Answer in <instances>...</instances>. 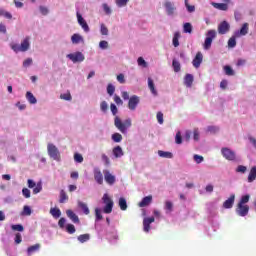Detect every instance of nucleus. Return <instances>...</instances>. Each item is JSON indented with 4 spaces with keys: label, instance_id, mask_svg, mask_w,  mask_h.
<instances>
[{
    "label": "nucleus",
    "instance_id": "obj_19",
    "mask_svg": "<svg viewBox=\"0 0 256 256\" xmlns=\"http://www.w3.org/2000/svg\"><path fill=\"white\" fill-rule=\"evenodd\" d=\"M153 201V196H146L142 199L141 202H139V207H147L151 205V202Z\"/></svg>",
    "mask_w": 256,
    "mask_h": 256
},
{
    "label": "nucleus",
    "instance_id": "obj_12",
    "mask_svg": "<svg viewBox=\"0 0 256 256\" xmlns=\"http://www.w3.org/2000/svg\"><path fill=\"white\" fill-rule=\"evenodd\" d=\"M76 15H77L79 25L82 27V29L85 31V33H89V31H90L89 25L87 24L85 19H83V16L79 12H77Z\"/></svg>",
    "mask_w": 256,
    "mask_h": 256
},
{
    "label": "nucleus",
    "instance_id": "obj_63",
    "mask_svg": "<svg viewBox=\"0 0 256 256\" xmlns=\"http://www.w3.org/2000/svg\"><path fill=\"white\" fill-rule=\"evenodd\" d=\"M157 121L160 125H163V114L161 112H158L157 115Z\"/></svg>",
    "mask_w": 256,
    "mask_h": 256
},
{
    "label": "nucleus",
    "instance_id": "obj_57",
    "mask_svg": "<svg viewBox=\"0 0 256 256\" xmlns=\"http://www.w3.org/2000/svg\"><path fill=\"white\" fill-rule=\"evenodd\" d=\"M100 32H101V35H109V29L105 27V24H101Z\"/></svg>",
    "mask_w": 256,
    "mask_h": 256
},
{
    "label": "nucleus",
    "instance_id": "obj_1",
    "mask_svg": "<svg viewBox=\"0 0 256 256\" xmlns=\"http://www.w3.org/2000/svg\"><path fill=\"white\" fill-rule=\"evenodd\" d=\"M31 38L29 36L25 37V39L21 42V44H10V47L14 53H25L29 51V48L31 47Z\"/></svg>",
    "mask_w": 256,
    "mask_h": 256
},
{
    "label": "nucleus",
    "instance_id": "obj_9",
    "mask_svg": "<svg viewBox=\"0 0 256 256\" xmlns=\"http://www.w3.org/2000/svg\"><path fill=\"white\" fill-rule=\"evenodd\" d=\"M140 98L137 95H133L130 97L129 101H128V109H130V111H135L137 109V105H139L140 103Z\"/></svg>",
    "mask_w": 256,
    "mask_h": 256
},
{
    "label": "nucleus",
    "instance_id": "obj_32",
    "mask_svg": "<svg viewBox=\"0 0 256 256\" xmlns=\"http://www.w3.org/2000/svg\"><path fill=\"white\" fill-rule=\"evenodd\" d=\"M77 239L80 243H87V241H89V239H91V235L90 234H81L77 237Z\"/></svg>",
    "mask_w": 256,
    "mask_h": 256
},
{
    "label": "nucleus",
    "instance_id": "obj_7",
    "mask_svg": "<svg viewBox=\"0 0 256 256\" xmlns=\"http://www.w3.org/2000/svg\"><path fill=\"white\" fill-rule=\"evenodd\" d=\"M67 58L70 59L72 63H81L85 61V56L81 52L68 54Z\"/></svg>",
    "mask_w": 256,
    "mask_h": 256
},
{
    "label": "nucleus",
    "instance_id": "obj_38",
    "mask_svg": "<svg viewBox=\"0 0 256 256\" xmlns=\"http://www.w3.org/2000/svg\"><path fill=\"white\" fill-rule=\"evenodd\" d=\"M249 199H251V196L249 194H246L241 197L240 201L238 204L240 205H247L246 203H249Z\"/></svg>",
    "mask_w": 256,
    "mask_h": 256
},
{
    "label": "nucleus",
    "instance_id": "obj_20",
    "mask_svg": "<svg viewBox=\"0 0 256 256\" xmlns=\"http://www.w3.org/2000/svg\"><path fill=\"white\" fill-rule=\"evenodd\" d=\"M41 249V244H35L27 248L28 256H32L33 253H37Z\"/></svg>",
    "mask_w": 256,
    "mask_h": 256
},
{
    "label": "nucleus",
    "instance_id": "obj_39",
    "mask_svg": "<svg viewBox=\"0 0 256 256\" xmlns=\"http://www.w3.org/2000/svg\"><path fill=\"white\" fill-rule=\"evenodd\" d=\"M176 145H181L183 143V137L181 136V131H178L175 136Z\"/></svg>",
    "mask_w": 256,
    "mask_h": 256
},
{
    "label": "nucleus",
    "instance_id": "obj_3",
    "mask_svg": "<svg viewBox=\"0 0 256 256\" xmlns=\"http://www.w3.org/2000/svg\"><path fill=\"white\" fill-rule=\"evenodd\" d=\"M47 151L49 157L54 159V161H61V153H59V149L57 148V146H55V144L49 143L47 145Z\"/></svg>",
    "mask_w": 256,
    "mask_h": 256
},
{
    "label": "nucleus",
    "instance_id": "obj_5",
    "mask_svg": "<svg viewBox=\"0 0 256 256\" xmlns=\"http://www.w3.org/2000/svg\"><path fill=\"white\" fill-rule=\"evenodd\" d=\"M206 35H207V37L204 42V49L207 51V50L211 49L213 39H215V37H217V32L215 30H209Z\"/></svg>",
    "mask_w": 256,
    "mask_h": 256
},
{
    "label": "nucleus",
    "instance_id": "obj_35",
    "mask_svg": "<svg viewBox=\"0 0 256 256\" xmlns=\"http://www.w3.org/2000/svg\"><path fill=\"white\" fill-rule=\"evenodd\" d=\"M172 67L175 73H179V71H181V63L175 59L172 61Z\"/></svg>",
    "mask_w": 256,
    "mask_h": 256
},
{
    "label": "nucleus",
    "instance_id": "obj_40",
    "mask_svg": "<svg viewBox=\"0 0 256 256\" xmlns=\"http://www.w3.org/2000/svg\"><path fill=\"white\" fill-rule=\"evenodd\" d=\"M184 33H193V26L187 22L184 24Z\"/></svg>",
    "mask_w": 256,
    "mask_h": 256
},
{
    "label": "nucleus",
    "instance_id": "obj_58",
    "mask_svg": "<svg viewBox=\"0 0 256 256\" xmlns=\"http://www.w3.org/2000/svg\"><path fill=\"white\" fill-rule=\"evenodd\" d=\"M138 65L140 67H147V62L145 61V59H143V57H139L138 58Z\"/></svg>",
    "mask_w": 256,
    "mask_h": 256
},
{
    "label": "nucleus",
    "instance_id": "obj_43",
    "mask_svg": "<svg viewBox=\"0 0 256 256\" xmlns=\"http://www.w3.org/2000/svg\"><path fill=\"white\" fill-rule=\"evenodd\" d=\"M224 71L228 76L235 75V71H233V68H231V66H224Z\"/></svg>",
    "mask_w": 256,
    "mask_h": 256
},
{
    "label": "nucleus",
    "instance_id": "obj_33",
    "mask_svg": "<svg viewBox=\"0 0 256 256\" xmlns=\"http://www.w3.org/2000/svg\"><path fill=\"white\" fill-rule=\"evenodd\" d=\"M66 201H69V196L67 195L65 190H61L60 191L59 203H65Z\"/></svg>",
    "mask_w": 256,
    "mask_h": 256
},
{
    "label": "nucleus",
    "instance_id": "obj_54",
    "mask_svg": "<svg viewBox=\"0 0 256 256\" xmlns=\"http://www.w3.org/2000/svg\"><path fill=\"white\" fill-rule=\"evenodd\" d=\"M99 47H100V49H108V47H109V42H107V41H105V40H102V41H100V43H99Z\"/></svg>",
    "mask_w": 256,
    "mask_h": 256
},
{
    "label": "nucleus",
    "instance_id": "obj_10",
    "mask_svg": "<svg viewBox=\"0 0 256 256\" xmlns=\"http://www.w3.org/2000/svg\"><path fill=\"white\" fill-rule=\"evenodd\" d=\"M151 223H155V217H148L143 219V231L149 233L151 231Z\"/></svg>",
    "mask_w": 256,
    "mask_h": 256
},
{
    "label": "nucleus",
    "instance_id": "obj_25",
    "mask_svg": "<svg viewBox=\"0 0 256 256\" xmlns=\"http://www.w3.org/2000/svg\"><path fill=\"white\" fill-rule=\"evenodd\" d=\"M78 207H79V209H81L83 211L84 215H89L90 210H89V207L87 206V204L85 202L79 201L78 202Z\"/></svg>",
    "mask_w": 256,
    "mask_h": 256
},
{
    "label": "nucleus",
    "instance_id": "obj_15",
    "mask_svg": "<svg viewBox=\"0 0 256 256\" xmlns=\"http://www.w3.org/2000/svg\"><path fill=\"white\" fill-rule=\"evenodd\" d=\"M235 203V194H232L226 201L223 203L224 209H231Z\"/></svg>",
    "mask_w": 256,
    "mask_h": 256
},
{
    "label": "nucleus",
    "instance_id": "obj_4",
    "mask_svg": "<svg viewBox=\"0 0 256 256\" xmlns=\"http://www.w3.org/2000/svg\"><path fill=\"white\" fill-rule=\"evenodd\" d=\"M222 157L226 159L227 161H237V154H235V151L224 147L221 149Z\"/></svg>",
    "mask_w": 256,
    "mask_h": 256
},
{
    "label": "nucleus",
    "instance_id": "obj_22",
    "mask_svg": "<svg viewBox=\"0 0 256 256\" xmlns=\"http://www.w3.org/2000/svg\"><path fill=\"white\" fill-rule=\"evenodd\" d=\"M94 179L98 185H103V174L99 170L94 171Z\"/></svg>",
    "mask_w": 256,
    "mask_h": 256
},
{
    "label": "nucleus",
    "instance_id": "obj_27",
    "mask_svg": "<svg viewBox=\"0 0 256 256\" xmlns=\"http://www.w3.org/2000/svg\"><path fill=\"white\" fill-rule=\"evenodd\" d=\"M184 85H186V87H192V85H193V75L186 74V76L184 78Z\"/></svg>",
    "mask_w": 256,
    "mask_h": 256
},
{
    "label": "nucleus",
    "instance_id": "obj_61",
    "mask_svg": "<svg viewBox=\"0 0 256 256\" xmlns=\"http://www.w3.org/2000/svg\"><path fill=\"white\" fill-rule=\"evenodd\" d=\"M33 64V59L31 58H27L26 60H24L23 62V67H29L30 65Z\"/></svg>",
    "mask_w": 256,
    "mask_h": 256
},
{
    "label": "nucleus",
    "instance_id": "obj_44",
    "mask_svg": "<svg viewBox=\"0 0 256 256\" xmlns=\"http://www.w3.org/2000/svg\"><path fill=\"white\" fill-rule=\"evenodd\" d=\"M100 109L103 113H107V110L109 109V105L106 101H102L100 104Z\"/></svg>",
    "mask_w": 256,
    "mask_h": 256
},
{
    "label": "nucleus",
    "instance_id": "obj_42",
    "mask_svg": "<svg viewBox=\"0 0 256 256\" xmlns=\"http://www.w3.org/2000/svg\"><path fill=\"white\" fill-rule=\"evenodd\" d=\"M66 231H67V233H69L70 235H73V233H75V231H76L75 225H73V224H68V225H66Z\"/></svg>",
    "mask_w": 256,
    "mask_h": 256
},
{
    "label": "nucleus",
    "instance_id": "obj_23",
    "mask_svg": "<svg viewBox=\"0 0 256 256\" xmlns=\"http://www.w3.org/2000/svg\"><path fill=\"white\" fill-rule=\"evenodd\" d=\"M112 153L116 159H119V157H123V148H121V146H116L113 148Z\"/></svg>",
    "mask_w": 256,
    "mask_h": 256
},
{
    "label": "nucleus",
    "instance_id": "obj_51",
    "mask_svg": "<svg viewBox=\"0 0 256 256\" xmlns=\"http://www.w3.org/2000/svg\"><path fill=\"white\" fill-rule=\"evenodd\" d=\"M60 98L64 99V101H71L72 99L71 93L67 92V93L61 94Z\"/></svg>",
    "mask_w": 256,
    "mask_h": 256
},
{
    "label": "nucleus",
    "instance_id": "obj_21",
    "mask_svg": "<svg viewBox=\"0 0 256 256\" xmlns=\"http://www.w3.org/2000/svg\"><path fill=\"white\" fill-rule=\"evenodd\" d=\"M164 7L166 9L167 15H173L175 13V6L171 2H165Z\"/></svg>",
    "mask_w": 256,
    "mask_h": 256
},
{
    "label": "nucleus",
    "instance_id": "obj_36",
    "mask_svg": "<svg viewBox=\"0 0 256 256\" xmlns=\"http://www.w3.org/2000/svg\"><path fill=\"white\" fill-rule=\"evenodd\" d=\"M179 37H181V34L179 32H175L172 40L174 47H179Z\"/></svg>",
    "mask_w": 256,
    "mask_h": 256
},
{
    "label": "nucleus",
    "instance_id": "obj_13",
    "mask_svg": "<svg viewBox=\"0 0 256 256\" xmlns=\"http://www.w3.org/2000/svg\"><path fill=\"white\" fill-rule=\"evenodd\" d=\"M201 63H203V54L201 52H197L195 58L192 61V65L196 69H199V67H201Z\"/></svg>",
    "mask_w": 256,
    "mask_h": 256
},
{
    "label": "nucleus",
    "instance_id": "obj_64",
    "mask_svg": "<svg viewBox=\"0 0 256 256\" xmlns=\"http://www.w3.org/2000/svg\"><path fill=\"white\" fill-rule=\"evenodd\" d=\"M193 139L194 141H199V129H194L193 131Z\"/></svg>",
    "mask_w": 256,
    "mask_h": 256
},
{
    "label": "nucleus",
    "instance_id": "obj_53",
    "mask_svg": "<svg viewBox=\"0 0 256 256\" xmlns=\"http://www.w3.org/2000/svg\"><path fill=\"white\" fill-rule=\"evenodd\" d=\"M247 171V167L246 166H243V165H239L237 168H236V173H246Z\"/></svg>",
    "mask_w": 256,
    "mask_h": 256
},
{
    "label": "nucleus",
    "instance_id": "obj_56",
    "mask_svg": "<svg viewBox=\"0 0 256 256\" xmlns=\"http://www.w3.org/2000/svg\"><path fill=\"white\" fill-rule=\"evenodd\" d=\"M66 222H67V220L64 217L59 219L58 226L60 227V229H64L65 228V223Z\"/></svg>",
    "mask_w": 256,
    "mask_h": 256
},
{
    "label": "nucleus",
    "instance_id": "obj_2",
    "mask_svg": "<svg viewBox=\"0 0 256 256\" xmlns=\"http://www.w3.org/2000/svg\"><path fill=\"white\" fill-rule=\"evenodd\" d=\"M114 125L118 129V131L122 132L123 135L127 133V129L133 125L131 118H128L124 121H121V118L119 116H116L114 119Z\"/></svg>",
    "mask_w": 256,
    "mask_h": 256
},
{
    "label": "nucleus",
    "instance_id": "obj_17",
    "mask_svg": "<svg viewBox=\"0 0 256 256\" xmlns=\"http://www.w3.org/2000/svg\"><path fill=\"white\" fill-rule=\"evenodd\" d=\"M249 33V23H244L238 33H236V37L245 36Z\"/></svg>",
    "mask_w": 256,
    "mask_h": 256
},
{
    "label": "nucleus",
    "instance_id": "obj_29",
    "mask_svg": "<svg viewBox=\"0 0 256 256\" xmlns=\"http://www.w3.org/2000/svg\"><path fill=\"white\" fill-rule=\"evenodd\" d=\"M159 157H162L163 159H173V153L171 152H165L163 150L158 151Z\"/></svg>",
    "mask_w": 256,
    "mask_h": 256
},
{
    "label": "nucleus",
    "instance_id": "obj_47",
    "mask_svg": "<svg viewBox=\"0 0 256 256\" xmlns=\"http://www.w3.org/2000/svg\"><path fill=\"white\" fill-rule=\"evenodd\" d=\"M22 194H23V197H25L26 199H29V197H31V190H29V188H23Z\"/></svg>",
    "mask_w": 256,
    "mask_h": 256
},
{
    "label": "nucleus",
    "instance_id": "obj_37",
    "mask_svg": "<svg viewBox=\"0 0 256 256\" xmlns=\"http://www.w3.org/2000/svg\"><path fill=\"white\" fill-rule=\"evenodd\" d=\"M112 140L114 143H121V141H123V136L120 133H114L112 135Z\"/></svg>",
    "mask_w": 256,
    "mask_h": 256
},
{
    "label": "nucleus",
    "instance_id": "obj_34",
    "mask_svg": "<svg viewBox=\"0 0 256 256\" xmlns=\"http://www.w3.org/2000/svg\"><path fill=\"white\" fill-rule=\"evenodd\" d=\"M119 207L121 211H127V200L123 197L119 199Z\"/></svg>",
    "mask_w": 256,
    "mask_h": 256
},
{
    "label": "nucleus",
    "instance_id": "obj_24",
    "mask_svg": "<svg viewBox=\"0 0 256 256\" xmlns=\"http://www.w3.org/2000/svg\"><path fill=\"white\" fill-rule=\"evenodd\" d=\"M256 179V166L252 167L250 169L249 175H248V183H253Z\"/></svg>",
    "mask_w": 256,
    "mask_h": 256
},
{
    "label": "nucleus",
    "instance_id": "obj_49",
    "mask_svg": "<svg viewBox=\"0 0 256 256\" xmlns=\"http://www.w3.org/2000/svg\"><path fill=\"white\" fill-rule=\"evenodd\" d=\"M165 209H166V211H169V213H171V211H173V202L166 201L165 202Z\"/></svg>",
    "mask_w": 256,
    "mask_h": 256
},
{
    "label": "nucleus",
    "instance_id": "obj_52",
    "mask_svg": "<svg viewBox=\"0 0 256 256\" xmlns=\"http://www.w3.org/2000/svg\"><path fill=\"white\" fill-rule=\"evenodd\" d=\"M96 221H101L103 219V215L101 214V210L99 208L95 209Z\"/></svg>",
    "mask_w": 256,
    "mask_h": 256
},
{
    "label": "nucleus",
    "instance_id": "obj_46",
    "mask_svg": "<svg viewBox=\"0 0 256 256\" xmlns=\"http://www.w3.org/2000/svg\"><path fill=\"white\" fill-rule=\"evenodd\" d=\"M237 45V40H235V37H231L228 40V47H230L231 49H233V47H236Z\"/></svg>",
    "mask_w": 256,
    "mask_h": 256
},
{
    "label": "nucleus",
    "instance_id": "obj_18",
    "mask_svg": "<svg viewBox=\"0 0 256 256\" xmlns=\"http://www.w3.org/2000/svg\"><path fill=\"white\" fill-rule=\"evenodd\" d=\"M66 215L71 219L72 223H79V216L73 210H66Z\"/></svg>",
    "mask_w": 256,
    "mask_h": 256
},
{
    "label": "nucleus",
    "instance_id": "obj_11",
    "mask_svg": "<svg viewBox=\"0 0 256 256\" xmlns=\"http://www.w3.org/2000/svg\"><path fill=\"white\" fill-rule=\"evenodd\" d=\"M229 29H231V26L227 21H223L218 25V33L220 35H225V33H229Z\"/></svg>",
    "mask_w": 256,
    "mask_h": 256
},
{
    "label": "nucleus",
    "instance_id": "obj_48",
    "mask_svg": "<svg viewBox=\"0 0 256 256\" xmlns=\"http://www.w3.org/2000/svg\"><path fill=\"white\" fill-rule=\"evenodd\" d=\"M107 93L110 95V97L113 95V93H115V86H113V84H108Z\"/></svg>",
    "mask_w": 256,
    "mask_h": 256
},
{
    "label": "nucleus",
    "instance_id": "obj_26",
    "mask_svg": "<svg viewBox=\"0 0 256 256\" xmlns=\"http://www.w3.org/2000/svg\"><path fill=\"white\" fill-rule=\"evenodd\" d=\"M148 88L150 89L152 95L157 96V89H155V82H153V79L148 78Z\"/></svg>",
    "mask_w": 256,
    "mask_h": 256
},
{
    "label": "nucleus",
    "instance_id": "obj_8",
    "mask_svg": "<svg viewBox=\"0 0 256 256\" xmlns=\"http://www.w3.org/2000/svg\"><path fill=\"white\" fill-rule=\"evenodd\" d=\"M236 213L240 217H247V215H249V205L237 204Z\"/></svg>",
    "mask_w": 256,
    "mask_h": 256
},
{
    "label": "nucleus",
    "instance_id": "obj_50",
    "mask_svg": "<svg viewBox=\"0 0 256 256\" xmlns=\"http://www.w3.org/2000/svg\"><path fill=\"white\" fill-rule=\"evenodd\" d=\"M74 161L76 163H81L83 161V155H81L79 153H75L74 154Z\"/></svg>",
    "mask_w": 256,
    "mask_h": 256
},
{
    "label": "nucleus",
    "instance_id": "obj_28",
    "mask_svg": "<svg viewBox=\"0 0 256 256\" xmlns=\"http://www.w3.org/2000/svg\"><path fill=\"white\" fill-rule=\"evenodd\" d=\"M71 41L74 45H77V44L83 42V36H81L79 34H73L71 37Z\"/></svg>",
    "mask_w": 256,
    "mask_h": 256
},
{
    "label": "nucleus",
    "instance_id": "obj_59",
    "mask_svg": "<svg viewBox=\"0 0 256 256\" xmlns=\"http://www.w3.org/2000/svg\"><path fill=\"white\" fill-rule=\"evenodd\" d=\"M43 189V187L41 186V184H37L34 189H33V193L34 195H37V193H41V190Z\"/></svg>",
    "mask_w": 256,
    "mask_h": 256
},
{
    "label": "nucleus",
    "instance_id": "obj_55",
    "mask_svg": "<svg viewBox=\"0 0 256 256\" xmlns=\"http://www.w3.org/2000/svg\"><path fill=\"white\" fill-rule=\"evenodd\" d=\"M127 3H129V0H117L116 1V5L118 7H125V5H127Z\"/></svg>",
    "mask_w": 256,
    "mask_h": 256
},
{
    "label": "nucleus",
    "instance_id": "obj_14",
    "mask_svg": "<svg viewBox=\"0 0 256 256\" xmlns=\"http://www.w3.org/2000/svg\"><path fill=\"white\" fill-rule=\"evenodd\" d=\"M104 179L108 185H115V176L109 170L104 171Z\"/></svg>",
    "mask_w": 256,
    "mask_h": 256
},
{
    "label": "nucleus",
    "instance_id": "obj_62",
    "mask_svg": "<svg viewBox=\"0 0 256 256\" xmlns=\"http://www.w3.org/2000/svg\"><path fill=\"white\" fill-rule=\"evenodd\" d=\"M114 102L116 103V105H123V100H121V97H119L118 95H114Z\"/></svg>",
    "mask_w": 256,
    "mask_h": 256
},
{
    "label": "nucleus",
    "instance_id": "obj_30",
    "mask_svg": "<svg viewBox=\"0 0 256 256\" xmlns=\"http://www.w3.org/2000/svg\"><path fill=\"white\" fill-rule=\"evenodd\" d=\"M50 214L54 219H59V217H61V210L59 208H51Z\"/></svg>",
    "mask_w": 256,
    "mask_h": 256
},
{
    "label": "nucleus",
    "instance_id": "obj_45",
    "mask_svg": "<svg viewBox=\"0 0 256 256\" xmlns=\"http://www.w3.org/2000/svg\"><path fill=\"white\" fill-rule=\"evenodd\" d=\"M21 215H24V216H29V215H31V207H29V206H24V207H23V211L21 212Z\"/></svg>",
    "mask_w": 256,
    "mask_h": 256
},
{
    "label": "nucleus",
    "instance_id": "obj_16",
    "mask_svg": "<svg viewBox=\"0 0 256 256\" xmlns=\"http://www.w3.org/2000/svg\"><path fill=\"white\" fill-rule=\"evenodd\" d=\"M212 7H214V9H218L219 11H227V9H229V5H227V3L212 2Z\"/></svg>",
    "mask_w": 256,
    "mask_h": 256
},
{
    "label": "nucleus",
    "instance_id": "obj_6",
    "mask_svg": "<svg viewBox=\"0 0 256 256\" xmlns=\"http://www.w3.org/2000/svg\"><path fill=\"white\" fill-rule=\"evenodd\" d=\"M103 203H105V207L103 209V213L109 214L113 211V200L109 197V194H104L102 198Z\"/></svg>",
    "mask_w": 256,
    "mask_h": 256
},
{
    "label": "nucleus",
    "instance_id": "obj_31",
    "mask_svg": "<svg viewBox=\"0 0 256 256\" xmlns=\"http://www.w3.org/2000/svg\"><path fill=\"white\" fill-rule=\"evenodd\" d=\"M26 99L31 105H35V103H37V98H35V96L31 92L26 93Z\"/></svg>",
    "mask_w": 256,
    "mask_h": 256
},
{
    "label": "nucleus",
    "instance_id": "obj_60",
    "mask_svg": "<svg viewBox=\"0 0 256 256\" xmlns=\"http://www.w3.org/2000/svg\"><path fill=\"white\" fill-rule=\"evenodd\" d=\"M191 130H187L184 134V140H186L187 142H189L191 140Z\"/></svg>",
    "mask_w": 256,
    "mask_h": 256
},
{
    "label": "nucleus",
    "instance_id": "obj_41",
    "mask_svg": "<svg viewBox=\"0 0 256 256\" xmlns=\"http://www.w3.org/2000/svg\"><path fill=\"white\" fill-rule=\"evenodd\" d=\"M11 229H12V231H19V232L25 231V228L21 224L12 225Z\"/></svg>",
    "mask_w": 256,
    "mask_h": 256
}]
</instances>
